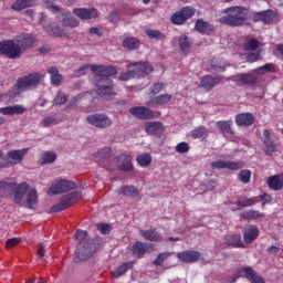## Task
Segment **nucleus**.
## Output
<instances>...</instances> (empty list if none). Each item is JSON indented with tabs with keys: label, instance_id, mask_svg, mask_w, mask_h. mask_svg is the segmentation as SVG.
I'll use <instances>...</instances> for the list:
<instances>
[{
	"label": "nucleus",
	"instance_id": "f257e3e1",
	"mask_svg": "<svg viewBox=\"0 0 283 283\" xmlns=\"http://www.w3.org/2000/svg\"><path fill=\"white\" fill-rule=\"evenodd\" d=\"M249 8L242 6H232L223 9V15L219 18V24L230 28H241L247 24L250 19Z\"/></svg>",
	"mask_w": 283,
	"mask_h": 283
},
{
	"label": "nucleus",
	"instance_id": "f03ea898",
	"mask_svg": "<svg viewBox=\"0 0 283 283\" xmlns=\"http://www.w3.org/2000/svg\"><path fill=\"white\" fill-rule=\"evenodd\" d=\"M44 75L39 72H33L28 75H23L18 78L17 83L7 91V96L9 98H15L22 93L36 88L43 81Z\"/></svg>",
	"mask_w": 283,
	"mask_h": 283
},
{
	"label": "nucleus",
	"instance_id": "7ed1b4c3",
	"mask_svg": "<svg viewBox=\"0 0 283 283\" xmlns=\"http://www.w3.org/2000/svg\"><path fill=\"white\" fill-rule=\"evenodd\" d=\"M75 239L78 242V245L74 253V262L81 263L91 259L94 254V250L92 240L87 239V232L77 230L75 233Z\"/></svg>",
	"mask_w": 283,
	"mask_h": 283
},
{
	"label": "nucleus",
	"instance_id": "20e7f679",
	"mask_svg": "<svg viewBox=\"0 0 283 283\" xmlns=\"http://www.w3.org/2000/svg\"><path fill=\"white\" fill-rule=\"evenodd\" d=\"M240 277H245L250 283H266L251 266H241L228 277V283H235Z\"/></svg>",
	"mask_w": 283,
	"mask_h": 283
},
{
	"label": "nucleus",
	"instance_id": "39448f33",
	"mask_svg": "<svg viewBox=\"0 0 283 283\" xmlns=\"http://www.w3.org/2000/svg\"><path fill=\"white\" fill-rule=\"evenodd\" d=\"M196 14V8L192 6L184 7L180 10L176 11L170 21L174 25L181 27L187 23Z\"/></svg>",
	"mask_w": 283,
	"mask_h": 283
},
{
	"label": "nucleus",
	"instance_id": "423d86ee",
	"mask_svg": "<svg viewBox=\"0 0 283 283\" xmlns=\"http://www.w3.org/2000/svg\"><path fill=\"white\" fill-rule=\"evenodd\" d=\"M81 199V192L75 190L74 192H69L62 197L61 202L53 206L50 210L51 213H59L66 210L69 207L75 205Z\"/></svg>",
	"mask_w": 283,
	"mask_h": 283
},
{
	"label": "nucleus",
	"instance_id": "0eeeda50",
	"mask_svg": "<svg viewBox=\"0 0 283 283\" xmlns=\"http://www.w3.org/2000/svg\"><path fill=\"white\" fill-rule=\"evenodd\" d=\"M252 22H262L264 25L276 24L279 22L277 13L272 9L254 12L252 14Z\"/></svg>",
	"mask_w": 283,
	"mask_h": 283
},
{
	"label": "nucleus",
	"instance_id": "6e6552de",
	"mask_svg": "<svg viewBox=\"0 0 283 283\" xmlns=\"http://www.w3.org/2000/svg\"><path fill=\"white\" fill-rule=\"evenodd\" d=\"M91 70L97 77H101V81H105V83H109L111 76L117 75V69L114 65H101V64H93L91 65Z\"/></svg>",
	"mask_w": 283,
	"mask_h": 283
},
{
	"label": "nucleus",
	"instance_id": "1a4fd4ad",
	"mask_svg": "<svg viewBox=\"0 0 283 283\" xmlns=\"http://www.w3.org/2000/svg\"><path fill=\"white\" fill-rule=\"evenodd\" d=\"M86 122L99 129H106L111 127L112 125V119L108 117L106 114L103 113H97V114H90L86 117Z\"/></svg>",
	"mask_w": 283,
	"mask_h": 283
},
{
	"label": "nucleus",
	"instance_id": "9d476101",
	"mask_svg": "<svg viewBox=\"0 0 283 283\" xmlns=\"http://www.w3.org/2000/svg\"><path fill=\"white\" fill-rule=\"evenodd\" d=\"M76 185L74 181H70L69 179H57L54 184H52L49 195L55 196L69 192L75 189Z\"/></svg>",
	"mask_w": 283,
	"mask_h": 283
},
{
	"label": "nucleus",
	"instance_id": "9b49d317",
	"mask_svg": "<svg viewBox=\"0 0 283 283\" xmlns=\"http://www.w3.org/2000/svg\"><path fill=\"white\" fill-rule=\"evenodd\" d=\"M127 69H133L135 77H146L154 72L151 63L142 61L127 64Z\"/></svg>",
	"mask_w": 283,
	"mask_h": 283
},
{
	"label": "nucleus",
	"instance_id": "f8f14e48",
	"mask_svg": "<svg viewBox=\"0 0 283 283\" xmlns=\"http://www.w3.org/2000/svg\"><path fill=\"white\" fill-rule=\"evenodd\" d=\"M15 49H19V57L22 55V51L31 49L34 44V36L32 34H20L13 40Z\"/></svg>",
	"mask_w": 283,
	"mask_h": 283
},
{
	"label": "nucleus",
	"instance_id": "ddd939ff",
	"mask_svg": "<svg viewBox=\"0 0 283 283\" xmlns=\"http://www.w3.org/2000/svg\"><path fill=\"white\" fill-rule=\"evenodd\" d=\"M230 80L232 82H234V84H237V86L241 87V86H254L258 83V76H255L252 73H239V74H234L232 75V77H230Z\"/></svg>",
	"mask_w": 283,
	"mask_h": 283
},
{
	"label": "nucleus",
	"instance_id": "4468645a",
	"mask_svg": "<svg viewBox=\"0 0 283 283\" xmlns=\"http://www.w3.org/2000/svg\"><path fill=\"white\" fill-rule=\"evenodd\" d=\"M0 55H4L10 60L19 59L20 51L14 46L13 40H4L0 42Z\"/></svg>",
	"mask_w": 283,
	"mask_h": 283
},
{
	"label": "nucleus",
	"instance_id": "2eb2a0df",
	"mask_svg": "<svg viewBox=\"0 0 283 283\" xmlns=\"http://www.w3.org/2000/svg\"><path fill=\"white\" fill-rule=\"evenodd\" d=\"M129 113L137 119L149 120L156 117L155 112L147 106H133Z\"/></svg>",
	"mask_w": 283,
	"mask_h": 283
},
{
	"label": "nucleus",
	"instance_id": "dca6fc26",
	"mask_svg": "<svg viewBox=\"0 0 283 283\" xmlns=\"http://www.w3.org/2000/svg\"><path fill=\"white\" fill-rule=\"evenodd\" d=\"M195 31L201 35L210 36L216 33V27L205 19H197V21H195Z\"/></svg>",
	"mask_w": 283,
	"mask_h": 283
},
{
	"label": "nucleus",
	"instance_id": "f3484780",
	"mask_svg": "<svg viewBox=\"0 0 283 283\" xmlns=\"http://www.w3.org/2000/svg\"><path fill=\"white\" fill-rule=\"evenodd\" d=\"M73 14L83 21L93 20L98 17V11L95 8H74Z\"/></svg>",
	"mask_w": 283,
	"mask_h": 283
},
{
	"label": "nucleus",
	"instance_id": "a211bd4d",
	"mask_svg": "<svg viewBox=\"0 0 283 283\" xmlns=\"http://www.w3.org/2000/svg\"><path fill=\"white\" fill-rule=\"evenodd\" d=\"M263 151L266 156H273L276 153V144L271 137L270 130H263Z\"/></svg>",
	"mask_w": 283,
	"mask_h": 283
},
{
	"label": "nucleus",
	"instance_id": "6ab92c4d",
	"mask_svg": "<svg viewBox=\"0 0 283 283\" xmlns=\"http://www.w3.org/2000/svg\"><path fill=\"white\" fill-rule=\"evenodd\" d=\"M177 256L180 261H182L186 264H193L201 259L202 254L198 251L186 250V251L179 252Z\"/></svg>",
	"mask_w": 283,
	"mask_h": 283
},
{
	"label": "nucleus",
	"instance_id": "aec40b11",
	"mask_svg": "<svg viewBox=\"0 0 283 283\" xmlns=\"http://www.w3.org/2000/svg\"><path fill=\"white\" fill-rule=\"evenodd\" d=\"M254 122L255 116L250 112L239 113L234 116V123H237V126L239 127H250Z\"/></svg>",
	"mask_w": 283,
	"mask_h": 283
},
{
	"label": "nucleus",
	"instance_id": "412c9836",
	"mask_svg": "<svg viewBox=\"0 0 283 283\" xmlns=\"http://www.w3.org/2000/svg\"><path fill=\"white\" fill-rule=\"evenodd\" d=\"M97 97L98 99H109L115 95L113 82L101 85V81L97 82Z\"/></svg>",
	"mask_w": 283,
	"mask_h": 283
},
{
	"label": "nucleus",
	"instance_id": "4be33fe9",
	"mask_svg": "<svg viewBox=\"0 0 283 283\" xmlns=\"http://www.w3.org/2000/svg\"><path fill=\"white\" fill-rule=\"evenodd\" d=\"M146 133L151 136L160 137L165 133V128L161 122H146L145 124Z\"/></svg>",
	"mask_w": 283,
	"mask_h": 283
},
{
	"label": "nucleus",
	"instance_id": "5701e85b",
	"mask_svg": "<svg viewBox=\"0 0 283 283\" xmlns=\"http://www.w3.org/2000/svg\"><path fill=\"white\" fill-rule=\"evenodd\" d=\"M268 188L273 191H281L283 190V174L280 172L279 175H272L266 179Z\"/></svg>",
	"mask_w": 283,
	"mask_h": 283
},
{
	"label": "nucleus",
	"instance_id": "b1692460",
	"mask_svg": "<svg viewBox=\"0 0 283 283\" xmlns=\"http://www.w3.org/2000/svg\"><path fill=\"white\" fill-rule=\"evenodd\" d=\"M260 235L259 228L256 226H248L243 229V241L245 243H253Z\"/></svg>",
	"mask_w": 283,
	"mask_h": 283
},
{
	"label": "nucleus",
	"instance_id": "393cba45",
	"mask_svg": "<svg viewBox=\"0 0 283 283\" xmlns=\"http://www.w3.org/2000/svg\"><path fill=\"white\" fill-rule=\"evenodd\" d=\"M221 81H222L221 76H216L214 77L212 75H203L201 77V88H203L206 91H211L212 87L220 84Z\"/></svg>",
	"mask_w": 283,
	"mask_h": 283
},
{
	"label": "nucleus",
	"instance_id": "a878e982",
	"mask_svg": "<svg viewBox=\"0 0 283 283\" xmlns=\"http://www.w3.org/2000/svg\"><path fill=\"white\" fill-rule=\"evenodd\" d=\"M25 111L27 108L20 104L0 107V114L4 116L22 115L25 113Z\"/></svg>",
	"mask_w": 283,
	"mask_h": 283
},
{
	"label": "nucleus",
	"instance_id": "bb28decb",
	"mask_svg": "<svg viewBox=\"0 0 283 283\" xmlns=\"http://www.w3.org/2000/svg\"><path fill=\"white\" fill-rule=\"evenodd\" d=\"M172 99V95L169 93L160 94L149 99L147 106L156 105V106H165Z\"/></svg>",
	"mask_w": 283,
	"mask_h": 283
},
{
	"label": "nucleus",
	"instance_id": "cd10ccee",
	"mask_svg": "<svg viewBox=\"0 0 283 283\" xmlns=\"http://www.w3.org/2000/svg\"><path fill=\"white\" fill-rule=\"evenodd\" d=\"M60 22L63 27L75 29L80 25V21L73 17L70 12L61 13Z\"/></svg>",
	"mask_w": 283,
	"mask_h": 283
},
{
	"label": "nucleus",
	"instance_id": "c85d7f7f",
	"mask_svg": "<svg viewBox=\"0 0 283 283\" xmlns=\"http://www.w3.org/2000/svg\"><path fill=\"white\" fill-rule=\"evenodd\" d=\"M233 122L231 119L228 120H217V128L219 132L223 134V136H233L234 133L232 130Z\"/></svg>",
	"mask_w": 283,
	"mask_h": 283
},
{
	"label": "nucleus",
	"instance_id": "c756f323",
	"mask_svg": "<svg viewBox=\"0 0 283 283\" xmlns=\"http://www.w3.org/2000/svg\"><path fill=\"white\" fill-rule=\"evenodd\" d=\"M140 235L150 242H161L163 238L160 235V233L156 230V229H149V230H142L140 231Z\"/></svg>",
	"mask_w": 283,
	"mask_h": 283
},
{
	"label": "nucleus",
	"instance_id": "7c9ffc66",
	"mask_svg": "<svg viewBox=\"0 0 283 283\" xmlns=\"http://www.w3.org/2000/svg\"><path fill=\"white\" fill-rule=\"evenodd\" d=\"M119 161H120L119 169L122 171L129 172L134 170L132 155H120Z\"/></svg>",
	"mask_w": 283,
	"mask_h": 283
},
{
	"label": "nucleus",
	"instance_id": "2f4dec72",
	"mask_svg": "<svg viewBox=\"0 0 283 283\" xmlns=\"http://www.w3.org/2000/svg\"><path fill=\"white\" fill-rule=\"evenodd\" d=\"M28 151L29 148H21L20 150H9V153H7V159L12 163L13 160L21 163Z\"/></svg>",
	"mask_w": 283,
	"mask_h": 283
},
{
	"label": "nucleus",
	"instance_id": "473e14b6",
	"mask_svg": "<svg viewBox=\"0 0 283 283\" xmlns=\"http://www.w3.org/2000/svg\"><path fill=\"white\" fill-rule=\"evenodd\" d=\"M151 248V244L143 243L140 241H137L133 245V253L136 255L138 259L143 258L146 252Z\"/></svg>",
	"mask_w": 283,
	"mask_h": 283
},
{
	"label": "nucleus",
	"instance_id": "72a5a7b5",
	"mask_svg": "<svg viewBox=\"0 0 283 283\" xmlns=\"http://www.w3.org/2000/svg\"><path fill=\"white\" fill-rule=\"evenodd\" d=\"M28 189H29V184H25V181H22V184H19V186H17L15 192H14V202L17 205H20L22 202Z\"/></svg>",
	"mask_w": 283,
	"mask_h": 283
},
{
	"label": "nucleus",
	"instance_id": "f704fd0d",
	"mask_svg": "<svg viewBox=\"0 0 283 283\" xmlns=\"http://www.w3.org/2000/svg\"><path fill=\"white\" fill-rule=\"evenodd\" d=\"M36 1L38 0H17L11 6V8H12V10L20 12V11H23L25 9L34 7Z\"/></svg>",
	"mask_w": 283,
	"mask_h": 283
},
{
	"label": "nucleus",
	"instance_id": "c9c22d12",
	"mask_svg": "<svg viewBox=\"0 0 283 283\" xmlns=\"http://www.w3.org/2000/svg\"><path fill=\"white\" fill-rule=\"evenodd\" d=\"M226 244L232 247V248H244V244L242 242V238L240 234H232L228 235L223 239Z\"/></svg>",
	"mask_w": 283,
	"mask_h": 283
},
{
	"label": "nucleus",
	"instance_id": "e433bc0d",
	"mask_svg": "<svg viewBox=\"0 0 283 283\" xmlns=\"http://www.w3.org/2000/svg\"><path fill=\"white\" fill-rule=\"evenodd\" d=\"M49 74L51 75V83L54 86H60L61 83L64 81L63 75L59 73V70L56 66H50Z\"/></svg>",
	"mask_w": 283,
	"mask_h": 283
},
{
	"label": "nucleus",
	"instance_id": "4c0bfd02",
	"mask_svg": "<svg viewBox=\"0 0 283 283\" xmlns=\"http://www.w3.org/2000/svg\"><path fill=\"white\" fill-rule=\"evenodd\" d=\"M118 193L128 198H137L139 196V190L135 188V186H122Z\"/></svg>",
	"mask_w": 283,
	"mask_h": 283
},
{
	"label": "nucleus",
	"instance_id": "58836bf2",
	"mask_svg": "<svg viewBox=\"0 0 283 283\" xmlns=\"http://www.w3.org/2000/svg\"><path fill=\"white\" fill-rule=\"evenodd\" d=\"M241 218H243V220H248V221H255L261 218H265V214L259 212L258 210H250V211H245V212L241 213Z\"/></svg>",
	"mask_w": 283,
	"mask_h": 283
},
{
	"label": "nucleus",
	"instance_id": "ea45409f",
	"mask_svg": "<svg viewBox=\"0 0 283 283\" xmlns=\"http://www.w3.org/2000/svg\"><path fill=\"white\" fill-rule=\"evenodd\" d=\"M179 46H180L181 52L185 55L189 54L190 48H191V41L188 35H186V34L180 35Z\"/></svg>",
	"mask_w": 283,
	"mask_h": 283
},
{
	"label": "nucleus",
	"instance_id": "a19ab883",
	"mask_svg": "<svg viewBox=\"0 0 283 283\" xmlns=\"http://www.w3.org/2000/svg\"><path fill=\"white\" fill-rule=\"evenodd\" d=\"M28 208L34 210L38 206V192L35 188H31L27 198Z\"/></svg>",
	"mask_w": 283,
	"mask_h": 283
},
{
	"label": "nucleus",
	"instance_id": "79ce46f5",
	"mask_svg": "<svg viewBox=\"0 0 283 283\" xmlns=\"http://www.w3.org/2000/svg\"><path fill=\"white\" fill-rule=\"evenodd\" d=\"M123 48L130 51L137 50L139 48V40L134 36L133 38L126 36L123 40Z\"/></svg>",
	"mask_w": 283,
	"mask_h": 283
},
{
	"label": "nucleus",
	"instance_id": "37998d69",
	"mask_svg": "<svg viewBox=\"0 0 283 283\" xmlns=\"http://www.w3.org/2000/svg\"><path fill=\"white\" fill-rule=\"evenodd\" d=\"M44 29L49 33V35L56 36V38L65 36L64 30H62L60 27L55 24L45 25Z\"/></svg>",
	"mask_w": 283,
	"mask_h": 283
},
{
	"label": "nucleus",
	"instance_id": "c03bdc74",
	"mask_svg": "<svg viewBox=\"0 0 283 283\" xmlns=\"http://www.w3.org/2000/svg\"><path fill=\"white\" fill-rule=\"evenodd\" d=\"M259 48L260 41L254 38L247 39L245 42H243V50L245 51H256Z\"/></svg>",
	"mask_w": 283,
	"mask_h": 283
},
{
	"label": "nucleus",
	"instance_id": "a18cd8bd",
	"mask_svg": "<svg viewBox=\"0 0 283 283\" xmlns=\"http://www.w3.org/2000/svg\"><path fill=\"white\" fill-rule=\"evenodd\" d=\"M275 72H276V69L273 63H266L262 66L254 69V73L260 75H264L265 73H275Z\"/></svg>",
	"mask_w": 283,
	"mask_h": 283
},
{
	"label": "nucleus",
	"instance_id": "49530a36",
	"mask_svg": "<svg viewBox=\"0 0 283 283\" xmlns=\"http://www.w3.org/2000/svg\"><path fill=\"white\" fill-rule=\"evenodd\" d=\"M135 262H126L125 264L120 265L114 273L113 276L115 279L120 277L124 275L128 270H132L134 268Z\"/></svg>",
	"mask_w": 283,
	"mask_h": 283
},
{
	"label": "nucleus",
	"instance_id": "de8ad7c7",
	"mask_svg": "<svg viewBox=\"0 0 283 283\" xmlns=\"http://www.w3.org/2000/svg\"><path fill=\"white\" fill-rule=\"evenodd\" d=\"M256 203H258V198L256 197H250V199H248L247 197H243V199H239L237 201V206H239L240 208L253 207Z\"/></svg>",
	"mask_w": 283,
	"mask_h": 283
},
{
	"label": "nucleus",
	"instance_id": "09e8293b",
	"mask_svg": "<svg viewBox=\"0 0 283 283\" xmlns=\"http://www.w3.org/2000/svg\"><path fill=\"white\" fill-rule=\"evenodd\" d=\"M207 132L206 126H199L195 128V130H190V137H192V139L205 138L207 136Z\"/></svg>",
	"mask_w": 283,
	"mask_h": 283
},
{
	"label": "nucleus",
	"instance_id": "8fccbe9b",
	"mask_svg": "<svg viewBox=\"0 0 283 283\" xmlns=\"http://www.w3.org/2000/svg\"><path fill=\"white\" fill-rule=\"evenodd\" d=\"M55 160H56L55 153H52L51 150H49V151L42 154L40 163L42 165H49V164H53Z\"/></svg>",
	"mask_w": 283,
	"mask_h": 283
},
{
	"label": "nucleus",
	"instance_id": "3c124183",
	"mask_svg": "<svg viewBox=\"0 0 283 283\" xmlns=\"http://www.w3.org/2000/svg\"><path fill=\"white\" fill-rule=\"evenodd\" d=\"M153 161V157L148 155V153H144V155H138L137 163L140 167H148Z\"/></svg>",
	"mask_w": 283,
	"mask_h": 283
},
{
	"label": "nucleus",
	"instance_id": "603ef678",
	"mask_svg": "<svg viewBox=\"0 0 283 283\" xmlns=\"http://www.w3.org/2000/svg\"><path fill=\"white\" fill-rule=\"evenodd\" d=\"M146 34L153 40H165L166 35L160 30L147 29Z\"/></svg>",
	"mask_w": 283,
	"mask_h": 283
},
{
	"label": "nucleus",
	"instance_id": "864d4df0",
	"mask_svg": "<svg viewBox=\"0 0 283 283\" xmlns=\"http://www.w3.org/2000/svg\"><path fill=\"white\" fill-rule=\"evenodd\" d=\"M113 156V150L112 148H101L97 153H95L94 157L99 158V159H107Z\"/></svg>",
	"mask_w": 283,
	"mask_h": 283
},
{
	"label": "nucleus",
	"instance_id": "5fc2aeb1",
	"mask_svg": "<svg viewBox=\"0 0 283 283\" xmlns=\"http://www.w3.org/2000/svg\"><path fill=\"white\" fill-rule=\"evenodd\" d=\"M244 168V161H227V169L231 171H238Z\"/></svg>",
	"mask_w": 283,
	"mask_h": 283
},
{
	"label": "nucleus",
	"instance_id": "6e6d98bb",
	"mask_svg": "<svg viewBox=\"0 0 283 283\" xmlns=\"http://www.w3.org/2000/svg\"><path fill=\"white\" fill-rule=\"evenodd\" d=\"M256 198V203H261L262 207H264L265 205H270L272 202V197L271 195H268V192H263L262 195H258Z\"/></svg>",
	"mask_w": 283,
	"mask_h": 283
},
{
	"label": "nucleus",
	"instance_id": "4d7b16f0",
	"mask_svg": "<svg viewBox=\"0 0 283 283\" xmlns=\"http://www.w3.org/2000/svg\"><path fill=\"white\" fill-rule=\"evenodd\" d=\"M252 172L251 170H241L238 175V178L240 181L243 182V185H248L251 181Z\"/></svg>",
	"mask_w": 283,
	"mask_h": 283
},
{
	"label": "nucleus",
	"instance_id": "13d9d810",
	"mask_svg": "<svg viewBox=\"0 0 283 283\" xmlns=\"http://www.w3.org/2000/svg\"><path fill=\"white\" fill-rule=\"evenodd\" d=\"M67 102V97L65 95V93L59 91V93L56 94L55 98L53 99V105L54 106H62Z\"/></svg>",
	"mask_w": 283,
	"mask_h": 283
},
{
	"label": "nucleus",
	"instance_id": "bf43d9fd",
	"mask_svg": "<svg viewBox=\"0 0 283 283\" xmlns=\"http://www.w3.org/2000/svg\"><path fill=\"white\" fill-rule=\"evenodd\" d=\"M135 77H136V75H135L133 67H130V69L128 67L127 72H122L119 75V80L124 81V82L130 81L132 78H135Z\"/></svg>",
	"mask_w": 283,
	"mask_h": 283
},
{
	"label": "nucleus",
	"instance_id": "052dcab7",
	"mask_svg": "<svg viewBox=\"0 0 283 283\" xmlns=\"http://www.w3.org/2000/svg\"><path fill=\"white\" fill-rule=\"evenodd\" d=\"M189 150H190V146L187 142H180V144L176 146V151L178 154H187L189 153Z\"/></svg>",
	"mask_w": 283,
	"mask_h": 283
},
{
	"label": "nucleus",
	"instance_id": "680f3d73",
	"mask_svg": "<svg viewBox=\"0 0 283 283\" xmlns=\"http://www.w3.org/2000/svg\"><path fill=\"white\" fill-rule=\"evenodd\" d=\"M91 69L90 64H84L73 73V77H81L86 75V72Z\"/></svg>",
	"mask_w": 283,
	"mask_h": 283
},
{
	"label": "nucleus",
	"instance_id": "e2e57ef3",
	"mask_svg": "<svg viewBox=\"0 0 283 283\" xmlns=\"http://www.w3.org/2000/svg\"><path fill=\"white\" fill-rule=\"evenodd\" d=\"M165 87V84L163 82L154 83V85L150 87V94L158 95Z\"/></svg>",
	"mask_w": 283,
	"mask_h": 283
},
{
	"label": "nucleus",
	"instance_id": "0e129e2a",
	"mask_svg": "<svg viewBox=\"0 0 283 283\" xmlns=\"http://www.w3.org/2000/svg\"><path fill=\"white\" fill-rule=\"evenodd\" d=\"M261 59V50L248 53V63H255Z\"/></svg>",
	"mask_w": 283,
	"mask_h": 283
},
{
	"label": "nucleus",
	"instance_id": "69168bd1",
	"mask_svg": "<svg viewBox=\"0 0 283 283\" xmlns=\"http://www.w3.org/2000/svg\"><path fill=\"white\" fill-rule=\"evenodd\" d=\"M169 256L170 253H160L158 258L154 261V265L161 266Z\"/></svg>",
	"mask_w": 283,
	"mask_h": 283
},
{
	"label": "nucleus",
	"instance_id": "338daca9",
	"mask_svg": "<svg viewBox=\"0 0 283 283\" xmlns=\"http://www.w3.org/2000/svg\"><path fill=\"white\" fill-rule=\"evenodd\" d=\"M96 228L98 231H101L102 234L107 235L111 233L112 229L109 227V224L106 223H97Z\"/></svg>",
	"mask_w": 283,
	"mask_h": 283
},
{
	"label": "nucleus",
	"instance_id": "774afa93",
	"mask_svg": "<svg viewBox=\"0 0 283 283\" xmlns=\"http://www.w3.org/2000/svg\"><path fill=\"white\" fill-rule=\"evenodd\" d=\"M210 167H212V169H227V161L217 159V161H212V164H210Z\"/></svg>",
	"mask_w": 283,
	"mask_h": 283
}]
</instances>
